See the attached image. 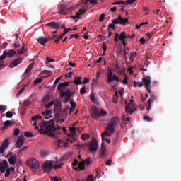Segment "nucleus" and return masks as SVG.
I'll list each match as a JSON object with an SVG mask.
<instances>
[{
    "mask_svg": "<svg viewBox=\"0 0 181 181\" xmlns=\"http://www.w3.org/2000/svg\"><path fill=\"white\" fill-rule=\"evenodd\" d=\"M9 146V139H6L2 143L0 146V153H4L5 152V149L8 148Z\"/></svg>",
    "mask_w": 181,
    "mask_h": 181,
    "instance_id": "obj_12",
    "label": "nucleus"
},
{
    "mask_svg": "<svg viewBox=\"0 0 181 181\" xmlns=\"http://www.w3.org/2000/svg\"><path fill=\"white\" fill-rule=\"evenodd\" d=\"M88 2H90V4H91V5L97 4V0H86L85 1V5H88Z\"/></svg>",
    "mask_w": 181,
    "mask_h": 181,
    "instance_id": "obj_36",
    "label": "nucleus"
},
{
    "mask_svg": "<svg viewBox=\"0 0 181 181\" xmlns=\"http://www.w3.org/2000/svg\"><path fill=\"white\" fill-rule=\"evenodd\" d=\"M128 23V18H124L121 16V15H119L117 19H114L112 21L111 24H109V29H112L113 30H115V25H127Z\"/></svg>",
    "mask_w": 181,
    "mask_h": 181,
    "instance_id": "obj_4",
    "label": "nucleus"
},
{
    "mask_svg": "<svg viewBox=\"0 0 181 181\" xmlns=\"http://www.w3.org/2000/svg\"><path fill=\"white\" fill-rule=\"evenodd\" d=\"M104 19H105V14L104 13H102L100 16V18H99V22H103L104 21Z\"/></svg>",
    "mask_w": 181,
    "mask_h": 181,
    "instance_id": "obj_57",
    "label": "nucleus"
},
{
    "mask_svg": "<svg viewBox=\"0 0 181 181\" xmlns=\"http://www.w3.org/2000/svg\"><path fill=\"white\" fill-rule=\"evenodd\" d=\"M37 119H42V116L40 115H36V116H33L32 118H31V120L32 121H37Z\"/></svg>",
    "mask_w": 181,
    "mask_h": 181,
    "instance_id": "obj_46",
    "label": "nucleus"
},
{
    "mask_svg": "<svg viewBox=\"0 0 181 181\" xmlns=\"http://www.w3.org/2000/svg\"><path fill=\"white\" fill-rule=\"evenodd\" d=\"M115 127L112 126V124H110V123L107 124V131H109V132H115Z\"/></svg>",
    "mask_w": 181,
    "mask_h": 181,
    "instance_id": "obj_29",
    "label": "nucleus"
},
{
    "mask_svg": "<svg viewBox=\"0 0 181 181\" xmlns=\"http://www.w3.org/2000/svg\"><path fill=\"white\" fill-rule=\"evenodd\" d=\"M37 40L42 46H45L49 42V39L45 37L38 38Z\"/></svg>",
    "mask_w": 181,
    "mask_h": 181,
    "instance_id": "obj_20",
    "label": "nucleus"
},
{
    "mask_svg": "<svg viewBox=\"0 0 181 181\" xmlns=\"http://www.w3.org/2000/svg\"><path fill=\"white\" fill-rule=\"evenodd\" d=\"M59 92L61 93V98L67 97L68 100H70V97H71V91H70V89H67L66 91L59 90Z\"/></svg>",
    "mask_w": 181,
    "mask_h": 181,
    "instance_id": "obj_15",
    "label": "nucleus"
},
{
    "mask_svg": "<svg viewBox=\"0 0 181 181\" xmlns=\"http://www.w3.org/2000/svg\"><path fill=\"white\" fill-rule=\"evenodd\" d=\"M9 125H12V122L11 120H7L4 122V127L1 128L2 131L6 128V127H9Z\"/></svg>",
    "mask_w": 181,
    "mask_h": 181,
    "instance_id": "obj_31",
    "label": "nucleus"
},
{
    "mask_svg": "<svg viewBox=\"0 0 181 181\" xmlns=\"http://www.w3.org/2000/svg\"><path fill=\"white\" fill-rule=\"evenodd\" d=\"M106 155H107V148H100V158H101V159H104Z\"/></svg>",
    "mask_w": 181,
    "mask_h": 181,
    "instance_id": "obj_28",
    "label": "nucleus"
},
{
    "mask_svg": "<svg viewBox=\"0 0 181 181\" xmlns=\"http://www.w3.org/2000/svg\"><path fill=\"white\" fill-rule=\"evenodd\" d=\"M52 105H54V101H51L50 103H49L48 104H47L45 105V108L47 110H49V108H50L51 107H52Z\"/></svg>",
    "mask_w": 181,
    "mask_h": 181,
    "instance_id": "obj_47",
    "label": "nucleus"
},
{
    "mask_svg": "<svg viewBox=\"0 0 181 181\" xmlns=\"http://www.w3.org/2000/svg\"><path fill=\"white\" fill-rule=\"evenodd\" d=\"M80 93H81V95L86 94V86H83L81 88Z\"/></svg>",
    "mask_w": 181,
    "mask_h": 181,
    "instance_id": "obj_59",
    "label": "nucleus"
},
{
    "mask_svg": "<svg viewBox=\"0 0 181 181\" xmlns=\"http://www.w3.org/2000/svg\"><path fill=\"white\" fill-rule=\"evenodd\" d=\"M155 100H156V95H151L150 98L148 100V103H151L152 102L155 101Z\"/></svg>",
    "mask_w": 181,
    "mask_h": 181,
    "instance_id": "obj_43",
    "label": "nucleus"
},
{
    "mask_svg": "<svg viewBox=\"0 0 181 181\" xmlns=\"http://www.w3.org/2000/svg\"><path fill=\"white\" fill-rule=\"evenodd\" d=\"M111 133L108 132V130H105V132H103L101 134L102 136V141H104V137L105 136H110Z\"/></svg>",
    "mask_w": 181,
    "mask_h": 181,
    "instance_id": "obj_33",
    "label": "nucleus"
},
{
    "mask_svg": "<svg viewBox=\"0 0 181 181\" xmlns=\"http://www.w3.org/2000/svg\"><path fill=\"white\" fill-rule=\"evenodd\" d=\"M115 42H116V43H118V42L119 41V34L116 33L115 35Z\"/></svg>",
    "mask_w": 181,
    "mask_h": 181,
    "instance_id": "obj_53",
    "label": "nucleus"
},
{
    "mask_svg": "<svg viewBox=\"0 0 181 181\" xmlns=\"http://www.w3.org/2000/svg\"><path fill=\"white\" fill-rule=\"evenodd\" d=\"M125 110H126V112H127V114H129L130 115H132V114H134V110H132V108H131L130 104H127L126 105Z\"/></svg>",
    "mask_w": 181,
    "mask_h": 181,
    "instance_id": "obj_25",
    "label": "nucleus"
},
{
    "mask_svg": "<svg viewBox=\"0 0 181 181\" xmlns=\"http://www.w3.org/2000/svg\"><path fill=\"white\" fill-rule=\"evenodd\" d=\"M42 114L45 115V119H49L52 118V110H46L45 112H42Z\"/></svg>",
    "mask_w": 181,
    "mask_h": 181,
    "instance_id": "obj_22",
    "label": "nucleus"
},
{
    "mask_svg": "<svg viewBox=\"0 0 181 181\" xmlns=\"http://www.w3.org/2000/svg\"><path fill=\"white\" fill-rule=\"evenodd\" d=\"M117 122H118V118L113 117L112 118L109 124L113 127H115V125H117Z\"/></svg>",
    "mask_w": 181,
    "mask_h": 181,
    "instance_id": "obj_30",
    "label": "nucleus"
},
{
    "mask_svg": "<svg viewBox=\"0 0 181 181\" xmlns=\"http://www.w3.org/2000/svg\"><path fill=\"white\" fill-rule=\"evenodd\" d=\"M70 9H71V8H69L64 4H61L59 13L61 15H67L69 12H70Z\"/></svg>",
    "mask_w": 181,
    "mask_h": 181,
    "instance_id": "obj_11",
    "label": "nucleus"
},
{
    "mask_svg": "<svg viewBox=\"0 0 181 181\" xmlns=\"http://www.w3.org/2000/svg\"><path fill=\"white\" fill-rule=\"evenodd\" d=\"M144 119H145L146 121H148L149 122H151V121H153V119L151 118V117H149L148 115L144 116Z\"/></svg>",
    "mask_w": 181,
    "mask_h": 181,
    "instance_id": "obj_64",
    "label": "nucleus"
},
{
    "mask_svg": "<svg viewBox=\"0 0 181 181\" xmlns=\"http://www.w3.org/2000/svg\"><path fill=\"white\" fill-rule=\"evenodd\" d=\"M23 62V59L22 58H18L13 61L8 66L10 69H13V67H16V66H19V64H21V62Z\"/></svg>",
    "mask_w": 181,
    "mask_h": 181,
    "instance_id": "obj_14",
    "label": "nucleus"
},
{
    "mask_svg": "<svg viewBox=\"0 0 181 181\" xmlns=\"http://www.w3.org/2000/svg\"><path fill=\"white\" fill-rule=\"evenodd\" d=\"M142 83L145 87H151V78L150 76H145L144 78H142Z\"/></svg>",
    "mask_w": 181,
    "mask_h": 181,
    "instance_id": "obj_16",
    "label": "nucleus"
},
{
    "mask_svg": "<svg viewBox=\"0 0 181 181\" xmlns=\"http://www.w3.org/2000/svg\"><path fill=\"white\" fill-rule=\"evenodd\" d=\"M135 57H136V52H133L130 54L129 60L132 63H134V61L135 60Z\"/></svg>",
    "mask_w": 181,
    "mask_h": 181,
    "instance_id": "obj_32",
    "label": "nucleus"
},
{
    "mask_svg": "<svg viewBox=\"0 0 181 181\" xmlns=\"http://www.w3.org/2000/svg\"><path fill=\"white\" fill-rule=\"evenodd\" d=\"M40 164H39V161L36 160L35 158H30L27 161V166H29L30 169H35L37 170V169H39V166Z\"/></svg>",
    "mask_w": 181,
    "mask_h": 181,
    "instance_id": "obj_7",
    "label": "nucleus"
},
{
    "mask_svg": "<svg viewBox=\"0 0 181 181\" xmlns=\"http://www.w3.org/2000/svg\"><path fill=\"white\" fill-rule=\"evenodd\" d=\"M69 129L72 134H77V132L76 131V127H70Z\"/></svg>",
    "mask_w": 181,
    "mask_h": 181,
    "instance_id": "obj_62",
    "label": "nucleus"
},
{
    "mask_svg": "<svg viewBox=\"0 0 181 181\" xmlns=\"http://www.w3.org/2000/svg\"><path fill=\"white\" fill-rule=\"evenodd\" d=\"M49 101H50V95H46L42 99V103H49Z\"/></svg>",
    "mask_w": 181,
    "mask_h": 181,
    "instance_id": "obj_37",
    "label": "nucleus"
},
{
    "mask_svg": "<svg viewBox=\"0 0 181 181\" xmlns=\"http://www.w3.org/2000/svg\"><path fill=\"white\" fill-rule=\"evenodd\" d=\"M88 138H90V134H86V133H83L81 135V139L83 141H87V139H88Z\"/></svg>",
    "mask_w": 181,
    "mask_h": 181,
    "instance_id": "obj_35",
    "label": "nucleus"
},
{
    "mask_svg": "<svg viewBox=\"0 0 181 181\" xmlns=\"http://www.w3.org/2000/svg\"><path fill=\"white\" fill-rule=\"evenodd\" d=\"M20 132H21V130L18 128H16L14 129L13 135L18 136V135H19Z\"/></svg>",
    "mask_w": 181,
    "mask_h": 181,
    "instance_id": "obj_60",
    "label": "nucleus"
},
{
    "mask_svg": "<svg viewBox=\"0 0 181 181\" xmlns=\"http://www.w3.org/2000/svg\"><path fill=\"white\" fill-rule=\"evenodd\" d=\"M23 144H25V136H23V135H21L17 139L16 146L19 149L23 146Z\"/></svg>",
    "mask_w": 181,
    "mask_h": 181,
    "instance_id": "obj_13",
    "label": "nucleus"
},
{
    "mask_svg": "<svg viewBox=\"0 0 181 181\" xmlns=\"http://www.w3.org/2000/svg\"><path fill=\"white\" fill-rule=\"evenodd\" d=\"M6 116L7 118H12V117H13V113H12L11 111H8L6 114Z\"/></svg>",
    "mask_w": 181,
    "mask_h": 181,
    "instance_id": "obj_51",
    "label": "nucleus"
},
{
    "mask_svg": "<svg viewBox=\"0 0 181 181\" xmlns=\"http://www.w3.org/2000/svg\"><path fill=\"white\" fill-rule=\"evenodd\" d=\"M8 162L13 166L15 163H16V156H11L8 159Z\"/></svg>",
    "mask_w": 181,
    "mask_h": 181,
    "instance_id": "obj_26",
    "label": "nucleus"
},
{
    "mask_svg": "<svg viewBox=\"0 0 181 181\" xmlns=\"http://www.w3.org/2000/svg\"><path fill=\"white\" fill-rule=\"evenodd\" d=\"M90 98L93 103H97V98H95V95L94 93H91Z\"/></svg>",
    "mask_w": 181,
    "mask_h": 181,
    "instance_id": "obj_45",
    "label": "nucleus"
},
{
    "mask_svg": "<svg viewBox=\"0 0 181 181\" xmlns=\"http://www.w3.org/2000/svg\"><path fill=\"white\" fill-rule=\"evenodd\" d=\"M21 115H25L26 114V107H24V106H21L20 109Z\"/></svg>",
    "mask_w": 181,
    "mask_h": 181,
    "instance_id": "obj_42",
    "label": "nucleus"
},
{
    "mask_svg": "<svg viewBox=\"0 0 181 181\" xmlns=\"http://www.w3.org/2000/svg\"><path fill=\"white\" fill-rule=\"evenodd\" d=\"M70 104H71V110H75L76 109V102H74V100H71L70 101Z\"/></svg>",
    "mask_w": 181,
    "mask_h": 181,
    "instance_id": "obj_49",
    "label": "nucleus"
},
{
    "mask_svg": "<svg viewBox=\"0 0 181 181\" xmlns=\"http://www.w3.org/2000/svg\"><path fill=\"white\" fill-rule=\"evenodd\" d=\"M25 136H26L27 138H32V136H33V134L29 131L25 132L24 133Z\"/></svg>",
    "mask_w": 181,
    "mask_h": 181,
    "instance_id": "obj_44",
    "label": "nucleus"
},
{
    "mask_svg": "<svg viewBox=\"0 0 181 181\" xmlns=\"http://www.w3.org/2000/svg\"><path fill=\"white\" fill-rule=\"evenodd\" d=\"M62 105L61 102H57L54 104V112L55 114V117H57V118L62 115Z\"/></svg>",
    "mask_w": 181,
    "mask_h": 181,
    "instance_id": "obj_9",
    "label": "nucleus"
},
{
    "mask_svg": "<svg viewBox=\"0 0 181 181\" xmlns=\"http://www.w3.org/2000/svg\"><path fill=\"white\" fill-rule=\"evenodd\" d=\"M89 151L91 153L93 152H97L98 151V141L95 138H93L92 140L89 143Z\"/></svg>",
    "mask_w": 181,
    "mask_h": 181,
    "instance_id": "obj_6",
    "label": "nucleus"
},
{
    "mask_svg": "<svg viewBox=\"0 0 181 181\" xmlns=\"http://www.w3.org/2000/svg\"><path fill=\"white\" fill-rule=\"evenodd\" d=\"M43 81L42 78H38L37 80L35 81V84H40Z\"/></svg>",
    "mask_w": 181,
    "mask_h": 181,
    "instance_id": "obj_63",
    "label": "nucleus"
},
{
    "mask_svg": "<svg viewBox=\"0 0 181 181\" xmlns=\"http://www.w3.org/2000/svg\"><path fill=\"white\" fill-rule=\"evenodd\" d=\"M15 54H16V51H15V49H5L3 52V54L0 56V68L4 67L5 59H6V57L11 58L13 57V56H15Z\"/></svg>",
    "mask_w": 181,
    "mask_h": 181,
    "instance_id": "obj_3",
    "label": "nucleus"
},
{
    "mask_svg": "<svg viewBox=\"0 0 181 181\" xmlns=\"http://www.w3.org/2000/svg\"><path fill=\"white\" fill-rule=\"evenodd\" d=\"M56 129L54 120H50L49 122L43 121L42 125H40L39 132L40 134H44V135H49L51 138H56V133H54Z\"/></svg>",
    "mask_w": 181,
    "mask_h": 181,
    "instance_id": "obj_1",
    "label": "nucleus"
},
{
    "mask_svg": "<svg viewBox=\"0 0 181 181\" xmlns=\"http://www.w3.org/2000/svg\"><path fill=\"white\" fill-rule=\"evenodd\" d=\"M52 168H53V162L46 161L45 163L43 164L42 165V170L44 171L45 173H49L52 170Z\"/></svg>",
    "mask_w": 181,
    "mask_h": 181,
    "instance_id": "obj_10",
    "label": "nucleus"
},
{
    "mask_svg": "<svg viewBox=\"0 0 181 181\" xmlns=\"http://www.w3.org/2000/svg\"><path fill=\"white\" fill-rule=\"evenodd\" d=\"M90 165L91 163V157H88L86 160L79 162L78 166L76 168H74L75 170H77L78 172H81V170H84L86 168L84 167V165Z\"/></svg>",
    "mask_w": 181,
    "mask_h": 181,
    "instance_id": "obj_8",
    "label": "nucleus"
},
{
    "mask_svg": "<svg viewBox=\"0 0 181 181\" xmlns=\"http://www.w3.org/2000/svg\"><path fill=\"white\" fill-rule=\"evenodd\" d=\"M134 87H143L144 83L143 82H136V81H134Z\"/></svg>",
    "mask_w": 181,
    "mask_h": 181,
    "instance_id": "obj_41",
    "label": "nucleus"
},
{
    "mask_svg": "<svg viewBox=\"0 0 181 181\" xmlns=\"http://www.w3.org/2000/svg\"><path fill=\"white\" fill-rule=\"evenodd\" d=\"M106 77H107V80L106 83L107 84H110V83H112V81H119V77L115 76V74H112V70L108 69Z\"/></svg>",
    "mask_w": 181,
    "mask_h": 181,
    "instance_id": "obj_5",
    "label": "nucleus"
},
{
    "mask_svg": "<svg viewBox=\"0 0 181 181\" xmlns=\"http://www.w3.org/2000/svg\"><path fill=\"white\" fill-rule=\"evenodd\" d=\"M128 39V36H127V33L122 31L119 35V40L120 42H124Z\"/></svg>",
    "mask_w": 181,
    "mask_h": 181,
    "instance_id": "obj_23",
    "label": "nucleus"
},
{
    "mask_svg": "<svg viewBox=\"0 0 181 181\" xmlns=\"http://www.w3.org/2000/svg\"><path fill=\"white\" fill-rule=\"evenodd\" d=\"M0 111H3V112H4V111H6V106L4 105H0Z\"/></svg>",
    "mask_w": 181,
    "mask_h": 181,
    "instance_id": "obj_61",
    "label": "nucleus"
},
{
    "mask_svg": "<svg viewBox=\"0 0 181 181\" xmlns=\"http://www.w3.org/2000/svg\"><path fill=\"white\" fill-rule=\"evenodd\" d=\"M53 62H54V59H52V58H49V57L46 58V62H45L46 64L53 63Z\"/></svg>",
    "mask_w": 181,
    "mask_h": 181,
    "instance_id": "obj_48",
    "label": "nucleus"
},
{
    "mask_svg": "<svg viewBox=\"0 0 181 181\" xmlns=\"http://www.w3.org/2000/svg\"><path fill=\"white\" fill-rule=\"evenodd\" d=\"M131 119V117H127L126 115H122V121L123 122H129V119Z\"/></svg>",
    "mask_w": 181,
    "mask_h": 181,
    "instance_id": "obj_39",
    "label": "nucleus"
},
{
    "mask_svg": "<svg viewBox=\"0 0 181 181\" xmlns=\"http://www.w3.org/2000/svg\"><path fill=\"white\" fill-rule=\"evenodd\" d=\"M45 26L49 27V28H52V29H56V30H57V29H59V28H60V24L57 23L54 21L48 23L45 25Z\"/></svg>",
    "mask_w": 181,
    "mask_h": 181,
    "instance_id": "obj_17",
    "label": "nucleus"
},
{
    "mask_svg": "<svg viewBox=\"0 0 181 181\" xmlns=\"http://www.w3.org/2000/svg\"><path fill=\"white\" fill-rule=\"evenodd\" d=\"M50 179L52 181H62V178L57 177V176H54V177H50Z\"/></svg>",
    "mask_w": 181,
    "mask_h": 181,
    "instance_id": "obj_55",
    "label": "nucleus"
},
{
    "mask_svg": "<svg viewBox=\"0 0 181 181\" xmlns=\"http://www.w3.org/2000/svg\"><path fill=\"white\" fill-rule=\"evenodd\" d=\"M86 12H87L86 9H79L78 12L76 13V16L75 17V18L81 19V16H84V13H86Z\"/></svg>",
    "mask_w": 181,
    "mask_h": 181,
    "instance_id": "obj_19",
    "label": "nucleus"
},
{
    "mask_svg": "<svg viewBox=\"0 0 181 181\" xmlns=\"http://www.w3.org/2000/svg\"><path fill=\"white\" fill-rule=\"evenodd\" d=\"M42 73H45V74H47L46 77H50V76H52V71L45 70L44 71H42Z\"/></svg>",
    "mask_w": 181,
    "mask_h": 181,
    "instance_id": "obj_50",
    "label": "nucleus"
},
{
    "mask_svg": "<svg viewBox=\"0 0 181 181\" xmlns=\"http://www.w3.org/2000/svg\"><path fill=\"white\" fill-rule=\"evenodd\" d=\"M125 71H127V69L124 67H123L119 69L118 73H119V74H124Z\"/></svg>",
    "mask_w": 181,
    "mask_h": 181,
    "instance_id": "obj_56",
    "label": "nucleus"
},
{
    "mask_svg": "<svg viewBox=\"0 0 181 181\" xmlns=\"http://www.w3.org/2000/svg\"><path fill=\"white\" fill-rule=\"evenodd\" d=\"M29 146H23L21 149L18 151V155H21V152H23V151H26Z\"/></svg>",
    "mask_w": 181,
    "mask_h": 181,
    "instance_id": "obj_58",
    "label": "nucleus"
},
{
    "mask_svg": "<svg viewBox=\"0 0 181 181\" xmlns=\"http://www.w3.org/2000/svg\"><path fill=\"white\" fill-rule=\"evenodd\" d=\"M74 84L76 86H81V84H83V82L81 81V77H75V79L74 80Z\"/></svg>",
    "mask_w": 181,
    "mask_h": 181,
    "instance_id": "obj_24",
    "label": "nucleus"
},
{
    "mask_svg": "<svg viewBox=\"0 0 181 181\" xmlns=\"http://www.w3.org/2000/svg\"><path fill=\"white\" fill-rule=\"evenodd\" d=\"M117 100H118V91L116 90L115 95H113L112 101L114 103H116Z\"/></svg>",
    "mask_w": 181,
    "mask_h": 181,
    "instance_id": "obj_40",
    "label": "nucleus"
},
{
    "mask_svg": "<svg viewBox=\"0 0 181 181\" xmlns=\"http://www.w3.org/2000/svg\"><path fill=\"white\" fill-rule=\"evenodd\" d=\"M33 66H35V63L32 62L26 69V70L24 72V76H28L30 71H32V69L33 68Z\"/></svg>",
    "mask_w": 181,
    "mask_h": 181,
    "instance_id": "obj_21",
    "label": "nucleus"
},
{
    "mask_svg": "<svg viewBox=\"0 0 181 181\" xmlns=\"http://www.w3.org/2000/svg\"><path fill=\"white\" fill-rule=\"evenodd\" d=\"M29 105H32V102L30 100H25L23 102V107H29Z\"/></svg>",
    "mask_w": 181,
    "mask_h": 181,
    "instance_id": "obj_34",
    "label": "nucleus"
},
{
    "mask_svg": "<svg viewBox=\"0 0 181 181\" xmlns=\"http://www.w3.org/2000/svg\"><path fill=\"white\" fill-rule=\"evenodd\" d=\"M1 166L4 168H8L9 166V164L8 163V161L6 160H3Z\"/></svg>",
    "mask_w": 181,
    "mask_h": 181,
    "instance_id": "obj_54",
    "label": "nucleus"
},
{
    "mask_svg": "<svg viewBox=\"0 0 181 181\" xmlns=\"http://www.w3.org/2000/svg\"><path fill=\"white\" fill-rule=\"evenodd\" d=\"M69 84H70V82L59 83L58 87H57L58 91H62L63 90H66V87H67V86H69Z\"/></svg>",
    "mask_w": 181,
    "mask_h": 181,
    "instance_id": "obj_18",
    "label": "nucleus"
},
{
    "mask_svg": "<svg viewBox=\"0 0 181 181\" xmlns=\"http://www.w3.org/2000/svg\"><path fill=\"white\" fill-rule=\"evenodd\" d=\"M90 115L93 119H97V118H100V117H104L107 115V112L104 111L103 109H98L96 106H92L90 107Z\"/></svg>",
    "mask_w": 181,
    "mask_h": 181,
    "instance_id": "obj_2",
    "label": "nucleus"
},
{
    "mask_svg": "<svg viewBox=\"0 0 181 181\" xmlns=\"http://www.w3.org/2000/svg\"><path fill=\"white\" fill-rule=\"evenodd\" d=\"M26 50H25V45H23L21 47V49H18L17 53L18 54H23V53H25Z\"/></svg>",
    "mask_w": 181,
    "mask_h": 181,
    "instance_id": "obj_38",
    "label": "nucleus"
},
{
    "mask_svg": "<svg viewBox=\"0 0 181 181\" xmlns=\"http://www.w3.org/2000/svg\"><path fill=\"white\" fill-rule=\"evenodd\" d=\"M148 23H149L148 22L141 23L139 25L136 26V29H141V28H142V26H144V25H148Z\"/></svg>",
    "mask_w": 181,
    "mask_h": 181,
    "instance_id": "obj_52",
    "label": "nucleus"
},
{
    "mask_svg": "<svg viewBox=\"0 0 181 181\" xmlns=\"http://www.w3.org/2000/svg\"><path fill=\"white\" fill-rule=\"evenodd\" d=\"M64 165V163H63V161H60V160H58L57 161V164H55L54 166H53V169H60V168H62V166H63Z\"/></svg>",
    "mask_w": 181,
    "mask_h": 181,
    "instance_id": "obj_27",
    "label": "nucleus"
}]
</instances>
